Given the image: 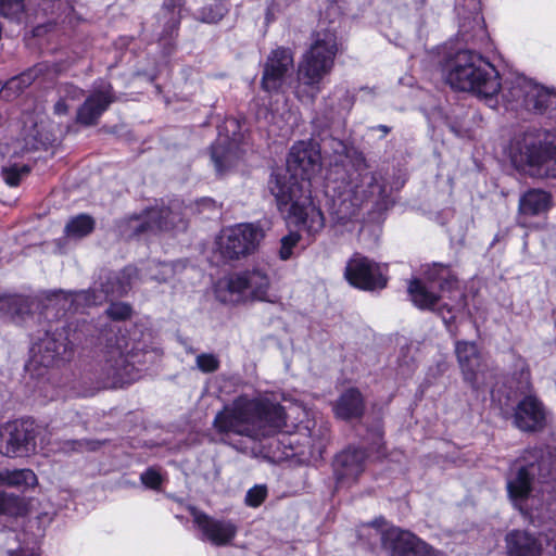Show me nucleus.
<instances>
[{
    "label": "nucleus",
    "instance_id": "obj_1",
    "mask_svg": "<svg viewBox=\"0 0 556 556\" xmlns=\"http://www.w3.org/2000/svg\"><path fill=\"white\" fill-rule=\"evenodd\" d=\"M286 425L282 406L269 401L237 399L232 406L219 412L214 419L217 431L262 440L278 433Z\"/></svg>",
    "mask_w": 556,
    "mask_h": 556
},
{
    "label": "nucleus",
    "instance_id": "obj_2",
    "mask_svg": "<svg viewBox=\"0 0 556 556\" xmlns=\"http://www.w3.org/2000/svg\"><path fill=\"white\" fill-rule=\"evenodd\" d=\"M442 75L453 89L473 92L488 102H496L501 81L496 68L480 54L458 51L442 66Z\"/></svg>",
    "mask_w": 556,
    "mask_h": 556
},
{
    "label": "nucleus",
    "instance_id": "obj_3",
    "mask_svg": "<svg viewBox=\"0 0 556 556\" xmlns=\"http://www.w3.org/2000/svg\"><path fill=\"white\" fill-rule=\"evenodd\" d=\"M536 484L556 490L555 447L542 445L527 448L510 467L507 491L511 500L527 498Z\"/></svg>",
    "mask_w": 556,
    "mask_h": 556
},
{
    "label": "nucleus",
    "instance_id": "obj_4",
    "mask_svg": "<svg viewBox=\"0 0 556 556\" xmlns=\"http://www.w3.org/2000/svg\"><path fill=\"white\" fill-rule=\"evenodd\" d=\"M338 52L337 35L331 29L319 30L298 64L295 93L313 101L320 91L321 80L330 74Z\"/></svg>",
    "mask_w": 556,
    "mask_h": 556
},
{
    "label": "nucleus",
    "instance_id": "obj_5",
    "mask_svg": "<svg viewBox=\"0 0 556 556\" xmlns=\"http://www.w3.org/2000/svg\"><path fill=\"white\" fill-rule=\"evenodd\" d=\"M137 277V269L131 266L125 267L121 271H112L101 269L93 286L88 290L64 292L63 290L54 291L48 298L49 303L61 304L64 311L78 309L80 305H99L111 298H121L125 295L132 280Z\"/></svg>",
    "mask_w": 556,
    "mask_h": 556
},
{
    "label": "nucleus",
    "instance_id": "obj_6",
    "mask_svg": "<svg viewBox=\"0 0 556 556\" xmlns=\"http://www.w3.org/2000/svg\"><path fill=\"white\" fill-rule=\"evenodd\" d=\"M150 353L132 345L124 334L109 337L99 370L102 387L118 388L138 379L140 374L137 364H144Z\"/></svg>",
    "mask_w": 556,
    "mask_h": 556
},
{
    "label": "nucleus",
    "instance_id": "obj_7",
    "mask_svg": "<svg viewBox=\"0 0 556 556\" xmlns=\"http://www.w3.org/2000/svg\"><path fill=\"white\" fill-rule=\"evenodd\" d=\"M269 287L267 273L254 267L219 279L214 291L219 302L237 304L247 301H267Z\"/></svg>",
    "mask_w": 556,
    "mask_h": 556
},
{
    "label": "nucleus",
    "instance_id": "obj_8",
    "mask_svg": "<svg viewBox=\"0 0 556 556\" xmlns=\"http://www.w3.org/2000/svg\"><path fill=\"white\" fill-rule=\"evenodd\" d=\"M518 153L514 152L511 161L516 167L526 170L530 167L531 175H545L556 177V129L546 130L543 138H535L526 134L522 143H518Z\"/></svg>",
    "mask_w": 556,
    "mask_h": 556
},
{
    "label": "nucleus",
    "instance_id": "obj_9",
    "mask_svg": "<svg viewBox=\"0 0 556 556\" xmlns=\"http://www.w3.org/2000/svg\"><path fill=\"white\" fill-rule=\"evenodd\" d=\"M361 185L350 184L349 189L332 199L330 215L334 223L345 225L350 219L356 216L357 211L364 200L375 194H380L381 186L376 176L370 172L358 174Z\"/></svg>",
    "mask_w": 556,
    "mask_h": 556
},
{
    "label": "nucleus",
    "instance_id": "obj_10",
    "mask_svg": "<svg viewBox=\"0 0 556 556\" xmlns=\"http://www.w3.org/2000/svg\"><path fill=\"white\" fill-rule=\"evenodd\" d=\"M264 236L263 228L257 224H238L222 231L217 249L226 261L240 260L254 253Z\"/></svg>",
    "mask_w": 556,
    "mask_h": 556
},
{
    "label": "nucleus",
    "instance_id": "obj_11",
    "mask_svg": "<svg viewBox=\"0 0 556 556\" xmlns=\"http://www.w3.org/2000/svg\"><path fill=\"white\" fill-rule=\"evenodd\" d=\"M126 224L134 235L186 227L181 203L177 200L170 202L168 206L151 207L141 215L131 216Z\"/></svg>",
    "mask_w": 556,
    "mask_h": 556
},
{
    "label": "nucleus",
    "instance_id": "obj_12",
    "mask_svg": "<svg viewBox=\"0 0 556 556\" xmlns=\"http://www.w3.org/2000/svg\"><path fill=\"white\" fill-rule=\"evenodd\" d=\"M38 426L31 419L5 424L0 431V453L8 457L27 456L36 448Z\"/></svg>",
    "mask_w": 556,
    "mask_h": 556
},
{
    "label": "nucleus",
    "instance_id": "obj_13",
    "mask_svg": "<svg viewBox=\"0 0 556 556\" xmlns=\"http://www.w3.org/2000/svg\"><path fill=\"white\" fill-rule=\"evenodd\" d=\"M293 70L294 60L290 49L279 47L273 50L263 67V90L269 93L285 92L291 87Z\"/></svg>",
    "mask_w": 556,
    "mask_h": 556
},
{
    "label": "nucleus",
    "instance_id": "obj_14",
    "mask_svg": "<svg viewBox=\"0 0 556 556\" xmlns=\"http://www.w3.org/2000/svg\"><path fill=\"white\" fill-rule=\"evenodd\" d=\"M427 281L430 286H438L444 293H452L450 299L454 301L453 304L442 303L438 306L437 312L442 317L444 324L450 326L456 317V313L465 308V294L458 290L457 280L451 275L448 267L442 264H434L426 271Z\"/></svg>",
    "mask_w": 556,
    "mask_h": 556
},
{
    "label": "nucleus",
    "instance_id": "obj_15",
    "mask_svg": "<svg viewBox=\"0 0 556 556\" xmlns=\"http://www.w3.org/2000/svg\"><path fill=\"white\" fill-rule=\"evenodd\" d=\"M382 547L392 556H439L426 542L409 531L390 528L379 532Z\"/></svg>",
    "mask_w": 556,
    "mask_h": 556
},
{
    "label": "nucleus",
    "instance_id": "obj_16",
    "mask_svg": "<svg viewBox=\"0 0 556 556\" xmlns=\"http://www.w3.org/2000/svg\"><path fill=\"white\" fill-rule=\"evenodd\" d=\"M382 547L392 556H439L426 542L409 531L390 528L379 532Z\"/></svg>",
    "mask_w": 556,
    "mask_h": 556
},
{
    "label": "nucleus",
    "instance_id": "obj_17",
    "mask_svg": "<svg viewBox=\"0 0 556 556\" xmlns=\"http://www.w3.org/2000/svg\"><path fill=\"white\" fill-rule=\"evenodd\" d=\"M189 511L201 532L202 541L215 546H226L236 538L238 527L232 520L214 518L193 506L189 507Z\"/></svg>",
    "mask_w": 556,
    "mask_h": 556
},
{
    "label": "nucleus",
    "instance_id": "obj_18",
    "mask_svg": "<svg viewBox=\"0 0 556 556\" xmlns=\"http://www.w3.org/2000/svg\"><path fill=\"white\" fill-rule=\"evenodd\" d=\"M348 281L363 290L382 289L387 285V278L381 267L365 256L358 254L352 257L345 267Z\"/></svg>",
    "mask_w": 556,
    "mask_h": 556
},
{
    "label": "nucleus",
    "instance_id": "obj_19",
    "mask_svg": "<svg viewBox=\"0 0 556 556\" xmlns=\"http://www.w3.org/2000/svg\"><path fill=\"white\" fill-rule=\"evenodd\" d=\"M320 169V153L305 141L292 146L287 159V172L302 182L309 181Z\"/></svg>",
    "mask_w": 556,
    "mask_h": 556
},
{
    "label": "nucleus",
    "instance_id": "obj_20",
    "mask_svg": "<svg viewBox=\"0 0 556 556\" xmlns=\"http://www.w3.org/2000/svg\"><path fill=\"white\" fill-rule=\"evenodd\" d=\"M304 182L299 178L285 173H274L268 181L270 193L275 197L280 211L287 210L292 214L298 213L301 205V191Z\"/></svg>",
    "mask_w": 556,
    "mask_h": 556
},
{
    "label": "nucleus",
    "instance_id": "obj_21",
    "mask_svg": "<svg viewBox=\"0 0 556 556\" xmlns=\"http://www.w3.org/2000/svg\"><path fill=\"white\" fill-rule=\"evenodd\" d=\"M367 454L363 448L348 447L338 453L332 462L336 486L350 485L365 469Z\"/></svg>",
    "mask_w": 556,
    "mask_h": 556
},
{
    "label": "nucleus",
    "instance_id": "obj_22",
    "mask_svg": "<svg viewBox=\"0 0 556 556\" xmlns=\"http://www.w3.org/2000/svg\"><path fill=\"white\" fill-rule=\"evenodd\" d=\"M116 100L110 84H101L85 99L76 112V123L83 126H93L111 103Z\"/></svg>",
    "mask_w": 556,
    "mask_h": 556
},
{
    "label": "nucleus",
    "instance_id": "obj_23",
    "mask_svg": "<svg viewBox=\"0 0 556 556\" xmlns=\"http://www.w3.org/2000/svg\"><path fill=\"white\" fill-rule=\"evenodd\" d=\"M76 340L77 338L71 339L68 334L59 331L58 328L53 332H46L38 343L40 363L49 367L68 359Z\"/></svg>",
    "mask_w": 556,
    "mask_h": 556
},
{
    "label": "nucleus",
    "instance_id": "obj_24",
    "mask_svg": "<svg viewBox=\"0 0 556 556\" xmlns=\"http://www.w3.org/2000/svg\"><path fill=\"white\" fill-rule=\"evenodd\" d=\"M514 425L525 432H536L545 426V409L542 402L527 395L518 402L514 413Z\"/></svg>",
    "mask_w": 556,
    "mask_h": 556
},
{
    "label": "nucleus",
    "instance_id": "obj_25",
    "mask_svg": "<svg viewBox=\"0 0 556 556\" xmlns=\"http://www.w3.org/2000/svg\"><path fill=\"white\" fill-rule=\"evenodd\" d=\"M536 83L532 79L520 75L511 74L501 84L500 92L502 99L511 109L525 108L528 105V98L533 92Z\"/></svg>",
    "mask_w": 556,
    "mask_h": 556
},
{
    "label": "nucleus",
    "instance_id": "obj_26",
    "mask_svg": "<svg viewBox=\"0 0 556 556\" xmlns=\"http://www.w3.org/2000/svg\"><path fill=\"white\" fill-rule=\"evenodd\" d=\"M353 97L345 89H337L324 100L319 114L325 119V126L341 124L353 106Z\"/></svg>",
    "mask_w": 556,
    "mask_h": 556
},
{
    "label": "nucleus",
    "instance_id": "obj_27",
    "mask_svg": "<svg viewBox=\"0 0 556 556\" xmlns=\"http://www.w3.org/2000/svg\"><path fill=\"white\" fill-rule=\"evenodd\" d=\"M508 556H541L542 544L528 531L513 530L506 534Z\"/></svg>",
    "mask_w": 556,
    "mask_h": 556
},
{
    "label": "nucleus",
    "instance_id": "obj_28",
    "mask_svg": "<svg viewBox=\"0 0 556 556\" xmlns=\"http://www.w3.org/2000/svg\"><path fill=\"white\" fill-rule=\"evenodd\" d=\"M364 410V397L356 388L348 389L333 403V413L337 418L342 420L361 418Z\"/></svg>",
    "mask_w": 556,
    "mask_h": 556
},
{
    "label": "nucleus",
    "instance_id": "obj_29",
    "mask_svg": "<svg viewBox=\"0 0 556 556\" xmlns=\"http://www.w3.org/2000/svg\"><path fill=\"white\" fill-rule=\"evenodd\" d=\"M526 110L548 118H556V90L536 83L533 92L528 98Z\"/></svg>",
    "mask_w": 556,
    "mask_h": 556
},
{
    "label": "nucleus",
    "instance_id": "obj_30",
    "mask_svg": "<svg viewBox=\"0 0 556 556\" xmlns=\"http://www.w3.org/2000/svg\"><path fill=\"white\" fill-rule=\"evenodd\" d=\"M553 205L552 194L542 189H531L519 199L521 216H538L546 213Z\"/></svg>",
    "mask_w": 556,
    "mask_h": 556
},
{
    "label": "nucleus",
    "instance_id": "obj_31",
    "mask_svg": "<svg viewBox=\"0 0 556 556\" xmlns=\"http://www.w3.org/2000/svg\"><path fill=\"white\" fill-rule=\"evenodd\" d=\"M433 288L419 279L412 280L408 285V294L414 305L420 309H435L441 298L432 291Z\"/></svg>",
    "mask_w": 556,
    "mask_h": 556
},
{
    "label": "nucleus",
    "instance_id": "obj_32",
    "mask_svg": "<svg viewBox=\"0 0 556 556\" xmlns=\"http://www.w3.org/2000/svg\"><path fill=\"white\" fill-rule=\"evenodd\" d=\"M35 301L28 296L0 294V314L12 318H24L30 314Z\"/></svg>",
    "mask_w": 556,
    "mask_h": 556
},
{
    "label": "nucleus",
    "instance_id": "obj_33",
    "mask_svg": "<svg viewBox=\"0 0 556 556\" xmlns=\"http://www.w3.org/2000/svg\"><path fill=\"white\" fill-rule=\"evenodd\" d=\"M37 483V477L30 469L0 470V486L29 488Z\"/></svg>",
    "mask_w": 556,
    "mask_h": 556
},
{
    "label": "nucleus",
    "instance_id": "obj_34",
    "mask_svg": "<svg viewBox=\"0 0 556 556\" xmlns=\"http://www.w3.org/2000/svg\"><path fill=\"white\" fill-rule=\"evenodd\" d=\"M96 222L88 214H79L70 218L65 225V236L68 239H81L90 235L94 229Z\"/></svg>",
    "mask_w": 556,
    "mask_h": 556
},
{
    "label": "nucleus",
    "instance_id": "obj_35",
    "mask_svg": "<svg viewBox=\"0 0 556 556\" xmlns=\"http://www.w3.org/2000/svg\"><path fill=\"white\" fill-rule=\"evenodd\" d=\"M295 215H299L303 225L311 232L319 231L325 225V218L321 211L315 206L304 208L303 203L301 202V205L298 208V213Z\"/></svg>",
    "mask_w": 556,
    "mask_h": 556
},
{
    "label": "nucleus",
    "instance_id": "obj_36",
    "mask_svg": "<svg viewBox=\"0 0 556 556\" xmlns=\"http://www.w3.org/2000/svg\"><path fill=\"white\" fill-rule=\"evenodd\" d=\"M455 353L462 370H466L470 374L469 362L476 357L480 352L473 342L457 341L455 346Z\"/></svg>",
    "mask_w": 556,
    "mask_h": 556
},
{
    "label": "nucleus",
    "instance_id": "obj_37",
    "mask_svg": "<svg viewBox=\"0 0 556 556\" xmlns=\"http://www.w3.org/2000/svg\"><path fill=\"white\" fill-rule=\"evenodd\" d=\"M470 374L466 370H462L464 380L470 384L471 388L478 389L481 381V377L483 376L486 365L483 362L482 355L479 353L476 357L469 362Z\"/></svg>",
    "mask_w": 556,
    "mask_h": 556
},
{
    "label": "nucleus",
    "instance_id": "obj_38",
    "mask_svg": "<svg viewBox=\"0 0 556 556\" xmlns=\"http://www.w3.org/2000/svg\"><path fill=\"white\" fill-rule=\"evenodd\" d=\"M228 142V139L225 138L211 147V155L212 160L215 164L216 170L222 173L224 169L228 168L231 165V155L229 149L225 146Z\"/></svg>",
    "mask_w": 556,
    "mask_h": 556
},
{
    "label": "nucleus",
    "instance_id": "obj_39",
    "mask_svg": "<svg viewBox=\"0 0 556 556\" xmlns=\"http://www.w3.org/2000/svg\"><path fill=\"white\" fill-rule=\"evenodd\" d=\"M25 511L23 500L16 495L0 492V515L20 516Z\"/></svg>",
    "mask_w": 556,
    "mask_h": 556
},
{
    "label": "nucleus",
    "instance_id": "obj_40",
    "mask_svg": "<svg viewBox=\"0 0 556 556\" xmlns=\"http://www.w3.org/2000/svg\"><path fill=\"white\" fill-rule=\"evenodd\" d=\"M25 10V0H0V15L13 20L20 18Z\"/></svg>",
    "mask_w": 556,
    "mask_h": 556
},
{
    "label": "nucleus",
    "instance_id": "obj_41",
    "mask_svg": "<svg viewBox=\"0 0 556 556\" xmlns=\"http://www.w3.org/2000/svg\"><path fill=\"white\" fill-rule=\"evenodd\" d=\"M29 173V167L27 165L23 166H9L3 167L1 170L3 180L11 187H16L22 177L26 176Z\"/></svg>",
    "mask_w": 556,
    "mask_h": 556
},
{
    "label": "nucleus",
    "instance_id": "obj_42",
    "mask_svg": "<svg viewBox=\"0 0 556 556\" xmlns=\"http://www.w3.org/2000/svg\"><path fill=\"white\" fill-rule=\"evenodd\" d=\"M195 364L199 370L210 374L218 370L220 362L215 354L202 353L197 356Z\"/></svg>",
    "mask_w": 556,
    "mask_h": 556
},
{
    "label": "nucleus",
    "instance_id": "obj_43",
    "mask_svg": "<svg viewBox=\"0 0 556 556\" xmlns=\"http://www.w3.org/2000/svg\"><path fill=\"white\" fill-rule=\"evenodd\" d=\"M58 96L66 101H78L85 96V91L71 83H65L58 87Z\"/></svg>",
    "mask_w": 556,
    "mask_h": 556
},
{
    "label": "nucleus",
    "instance_id": "obj_44",
    "mask_svg": "<svg viewBox=\"0 0 556 556\" xmlns=\"http://www.w3.org/2000/svg\"><path fill=\"white\" fill-rule=\"evenodd\" d=\"M300 238L299 233L290 232L281 239V247L279 250V256L281 260L287 261L292 256V250L299 243Z\"/></svg>",
    "mask_w": 556,
    "mask_h": 556
},
{
    "label": "nucleus",
    "instance_id": "obj_45",
    "mask_svg": "<svg viewBox=\"0 0 556 556\" xmlns=\"http://www.w3.org/2000/svg\"><path fill=\"white\" fill-rule=\"evenodd\" d=\"M106 314L114 320H124L130 316L131 307L122 302L111 303L106 309Z\"/></svg>",
    "mask_w": 556,
    "mask_h": 556
},
{
    "label": "nucleus",
    "instance_id": "obj_46",
    "mask_svg": "<svg viewBox=\"0 0 556 556\" xmlns=\"http://www.w3.org/2000/svg\"><path fill=\"white\" fill-rule=\"evenodd\" d=\"M267 495V490L263 485H255L250 489L245 495V503L251 507L260 506Z\"/></svg>",
    "mask_w": 556,
    "mask_h": 556
},
{
    "label": "nucleus",
    "instance_id": "obj_47",
    "mask_svg": "<svg viewBox=\"0 0 556 556\" xmlns=\"http://www.w3.org/2000/svg\"><path fill=\"white\" fill-rule=\"evenodd\" d=\"M140 479L144 485L151 489L159 488L162 482L161 475L152 468L141 473Z\"/></svg>",
    "mask_w": 556,
    "mask_h": 556
},
{
    "label": "nucleus",
    "instance_id": "obj_48",
    "mask_svg": "<svg viewBox=\"0 0 556 556\" xmlns=\"http://www.w3.org/2000/svg\"><path fill=\"white\" fill-rule=\"evenodd\" d=\"M224 12L222 9H204L202 11V21L205 23L214 24L222 20Z\"/></svg>",
    "mask_w": 556,
    "mask_h": 556
},
{
    "label": "nucleus",
    "instance_id": "obj_49",
    "mask_svg": "<svg viewBox=\"0 0 556 556\" xmlns=\"http://www.w3.org/2000/svg\"><path fill=\"white\" fill-rule=\"evenodd\" d=\"M68 111L70 106L67 104V101L62 97H59V99L53 105V114L58 116H64L68 114Z\"/></svg>",
    "mask_w": 556,
    "mask_h": 556
},
{
    "label": "nucleus",
    "instance_id": "obj_50",
    "mask_svg": "<svg viewBox=\"0 0 556 556\" xmlns=\"http://www.w3.org/2000/svg\"><path fill=\"white\" fill-rule=\"evenodd\" d=\"M68 444L71 445V448L74 451H78V450H83V448H87V450H96L97 448L96 443L89 442V441H72V442H68Z\"/></svg>",
    "mask_w": 556,
    "mask_h": 556
},
{
    "label": "nucleus",
    "instance_id": "obj_51",
    "mask_svg": "<svg viewBox=\"0 0 556 556\" xmlns=\"http://www.w3.org/2000/svg\"><path fill=\"white\" fill-rule=\"evenodd\" d=\"M331 142L333 144V149H334L336 153H338V154L346 153V146L342 141L332 139Z\"/></svg>",
    "mask_w": 556,
    "mask_h": 556
},
{
    "label": "nucleus",
    "instance_id": "obj_52",
    "mask_svg": "<svg viewBox=\"0 0 556 556\" xmlns=\"http://www.w3.org/2000/svg\"><path fill=\"white\" fill-rule=\"evenodd\" d=\"M9 556H38V555L30 551L21 549V551L9 552Z\"/></svg>",
    "mask_w": 556,
    "mask_h": 556
},
{
    "label": "nucleus",
    "instance_id": "obj_53",
    "mask_svg": "<svg viewBox=\"0 0 556 556\" xmlns=\"http://www.w3.org/2000/svg\"><path fill=\"white\" fill-rule=\"evenodd\" d=\"M521 376L522 378L526 380V382L528 383V379H529V371L526 370L525 368V363L521 362Z\"/></svg>",
    "mask_w": 556,
    "mask_h": 556
},
{
    "label": "nucleus",
    "instance_id": "obj_54",
    "mask_svg": "<svg viewBox=\"0 0 556 556\" xmlns=\"http://www.w3.org/2000/svg\"><path fill=\"white\" fill-rule=\"evenodd\" d=\"M376 129L378 130H381L383 132V135H387L390 132V127L386 126V125H379Z\"/></svg>",
    "mask_w": 556,
    "mask_h": 556
},
{
    "label": "nucleus",
    "instance_id": "obj_55",
    "mask_svg": "<svg viewBox=\"0 0 556 556\" xmlns=\"http://www.w3.org/2000/svg\"><path fill=\"white\" fill-rule=\"evenodd\" d=\"M273 14V9L269 8L268 11H267V20L270 18V15Z\"/></svg>",
    "mask_w": 556,
    "mask_h": 556
},
{
    "label": "nucleus",
    "instance_id": "obj_56",
    "mask_svg": "<svg viewBox=\"0 0 556 556\" xmlns=\"http://www.w3.org/2000/svg\"><path fill=\"white\" fill-rule=\"evenodd\" d=\"M187 351H188L189 353H193V352H194L192 348H189Z\"/></svg>",
    "mask_w": 556,
    "mask_h": 556
},
{
    "label": "nucleus",
    "instance_id": "obj_57",
    "mask_svg": "<svg viewBox=\"0 0 556 556\" xmlns=\"http://www.w3.org/2000/svg\"><path fill=\"white\" fill-rule=\"evenodd\" d=\"M330 2H339L340 0H329Z\"/></svg>",
    "mask_w": 556,
    "mask_h": 556
}]
</instances>
